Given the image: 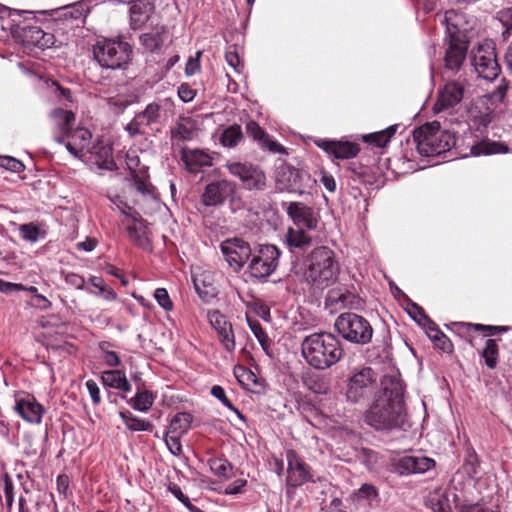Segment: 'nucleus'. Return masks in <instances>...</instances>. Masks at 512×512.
I'll return each mask as SVG.
<instances>
[{
	"label": "nucleus",
	"mask_w": 512,
	"mask_h": 512,
	"mask_svg": "<svg viewBox=\"0 0 512 512\" xmlns=\"http://www.w3.org/2000/svg\"><path fill=\"white\" fill-rule=\"evenodd\" d=\"M248 325L256 339L258 340L259 344L261 345L262 349L265 351V353L271 357V353L269 351L270 348V339L265 332V330L262 328V325L258 320H251L247 319Z\"/></svg>",
	"instance_id": "obj_47"
},
{
	"label": "nucleus",
	"mask_w": 512,
	"mask_h": 512,
	"mask_svg": "<svg viewBox=\"0 0 512 512\" xmlns=\"http://www.w3.org/2000/svg\"><path fill=\"white\" fill-rule=\"evenodd\" d=\"M243 138L240 125L234 124L227 127L220 136V143L227 148L236 147Z\"/></svg>",
	"instance_id": "obj_40"
},
{
	"label": "nucleus",
	"mask_w": 512,
	"mask_h": 512,
	"mask_svg": "<svg viewBox=\"0 0 512 512\" xmlns=\"http://www.w3.org/2000/svg\"><path fill=\"white\" fill-rule=\"evenodd\" d=\"M334 327L338 334L346 341L366 345L371 342L373 328L370 322L363 316L353 313H341L335 320Z\"/></svg>",
	"instance_id": "obj_8"
},
{
	"label": "nucleus",
	"mask_w": 512,
	"mask_h": 512,
	"mask_svg": "<svg viewBox=\"0 0 512 512\" xmlns=\"http://www.w3.org/2000/svg\"><path fill=\"white\" fill-rule=\"evenodd\" d=\"M399 127V124L391 125L384 130L364 135L363 140L377 148H383L390 142Z\"/></svg>",
	"instance_id": "obj_37"
},
{
	"label": "nucleus",
	"mask_w": 512,
	"mask_h": 512,
	"mask_svg": "<svg viewBox=\"0 0 512 512\" xmlns=\"http://www.w3.org/2000/svg\"><path fill=\"white\" fill-rule=\"evenodd\" d=\"M315 144L317 147L321 148L337 159L353 158L359 152L358 146L355 143L348 141L342 142L327 139H317L315 140Z\"/></svg>",
	"instance_id": "obj_24"
},
{
	"label": "nucleus",
	"mask_w": 512,
	"mask_h": 512,
	"mask_svg": "<svg viewBox=\"0 0 512 512\" xmlns=\"http://www.w3.org/2000/svg\"><path fill=\"white\" fill-rule=\"evenodd\" d=\"M287 459V484L297 488L312 479L309 467L305 464L294 450L286 452Z\"/></svg>",
	"instance_id": "obj_20"
},
{
	"label": "nucleus",
	"mask_w": 512,
	"mask_h": 512,
	"mask_svg": "<svg viewBox=\"0 0 512 512\" xmlns=\"http://www.w3.org/2000/svg\"><path fill=\"white\" fill-rule=\"evenodd\" d=\"M498 345L494 339H487L482 356L485 359V364L490 369L495 368L497 364Z\"/></svg>",
	"instance_id": "obj_48"
},
{
	"label": "nucleus",
	"mask_w": 512,
	"mask_h": 512,
	"mask_svg": "<svg viewBox=\"0 0 512 512\" xmlns=\"http://www.w3.org/2000/svg\"><path fill=\"white\" fill-rule=\"evenodd\" d=\"M471 63L477 75L486 80H495L500 73L496 53L490 44L479 45L472 52Z\"/></svg>",
	"instance_id": "obj_14"
},
{
	"label": "nucleus",
	"mask_w": 512,
	"mask_h": 512,
	"mask_svg": "<svg viewBox=\"0 0 512 512\" xmlns=\"http://www.w3.org/2000/svg\"><path fill=\"white\" fill-rule=\"evenodd\" d=\"M26 49L38 48L41 50L51 48L55 45L56 39L52 33L43 31L34 18L19 20L14 28V38Z\"/></svg>",
	"instance_id": "obj_10"
},
{
	"label": "nucleus",
	"mask_w": 512,
	"mask_h": 512,
	"mask_svg": "<svg viewBox=\"0 0 512 512\" xmlns=\"http://www.w3.org/2000/svg\"><path fill=\"white\" fill-rule=\"evenodd\" d=\"M153 296L158 305L165 311L169 312L173 310V302L165 288H157Z\"/></svg>",
	"instance_id": "obj_53"
},
{
	"label": "nucleus",
	"mask_w": 512,
	"mask_h": 512,
	"mask_svg": "<svg viewBox=\"0 0 512 512\" xmlns=\"http://www.w3.org/2000/svg\"><path fill=\"white\" fill-rule=\"evenodd\" d=\"M128 404L136 411L147 412L154 404V395L151 391H138L134 397L128 400Z\"/></svg>",
	"instance_id": "obj_38"
},
{
	"label": "nucleus",
	"mask_w": 512,
	"mask_h": 512,
	"mask_svg": "<svg viewBox=\"0 0 512 512\" xmlns=\"http://www.w3.org/2000/svg\"><path fill=\"white\" fill-rule=\"evenodd\" d=\"M208 465L211 472L221 478H230V472L233 469L232 464L225 458H210Z\"/></svg>",
	"instance_id": "obj_45"
},
{
	"label": "nucleus",
	"mask_w": 512,
	"mask_h": 512,
	"mask_svg": "<svg viewBox=\"0 0 512 512\" xmlns=\"http://www.w3.org/2000/svg\"><path fill=\"white\" fill-rule=\"evenodd\" d=\"M30 11L11 10L0 4V39H5L9 35L14 38V28L22 14H31Z\"/></svg>",
	"instance_id": "obj_31"
},
{
	"label": "nucleus",
	"mask_w": 512,
	"mask_h": 512,
	"mask_svg": "<svg viewBox=\"0 0 512 512\" xmlns=\"http://www.w3.org/2000/svg\"><path fill=\"white\" fill-rule=\"evenodd\" d=\"M479 459L473 447L466 448L465 458L462 464V470L469 478H473L478 474Z\"/></svg>",
	"instance_id": "obj_46"
},
{
	"label": "nucleus",
	"mask_w": 512,
	"mask_h": 512,
	"mask_svg": "<svg viewBox=\"0 0 512 512\" xmlns=\"http://www.w3.org/2000/svg\"><path fill=\"white\" fill-rule=\"evenodd\" d=\"M466 79L461 76L457 79L450 80L438 90L437 100L434 103L433 111L439 118H447L451 116V123H460L454 116V112L460 106L466 94Z\"/></svg>",
	"instance_id": "obj_7"
},
{
	"label": "nucleus",
	"mask_w": 512,
	"mask_h": 512,
	"mask_svg": "<svg viewBox=\"0 0 512 512\" xmlns=\"http://www.w3.org/2000/svg\"><path fill=\"white\" fill-rule=\"evenodd\" d=\"M0 167L13 173H20L25 169L24 164L20 160L11 156H1Z\"/></svg>",
	"instance_id": "obj_55"
},
{
	"label": "nucleus",
	"mask_w": 512,
	"mask_h": 512,
	"mask_svg": "<svg viewBox=\"0 0 512 512\" xmlns=\"http://www.w3.org/2000/svg\"><path fill=\"white\" fill-rule=\"evenodd\" d=\"M192 415L186 412L177 413L169 426L170 433L184 434L191 426Z\"/></svg>",
	"instance_id": "obj_44"
},
{
	"label": "nucleus",
	"mask_w": 512,
	"mask_h": 512,
	"mask_svg": "<svg viewBox=\"0 0 512 512\" xmlns=\"http://www.w3.org/2000/svg\"><path fill=\"white\" fill-rule=\"evenodd\" d=\"M167 32L165 26L157 27L156 30L144 33L140 36V44L149 52H159L164 44V36Z\"/></svg>",
	"instance_id": "obj_34"
},
{
	"label": "nucleus",
	"mask_w": 512,
	"mask_h": 512,
	"mask_svg": "<svg viewBox=\"0 0 512 512\" xmlns=\"http://www.w3.org/2000/svg\"><path fill=\"white\" fill-rule=\"evenodd\" d=\"M310 231L290 227L284 236V244L289 252L295 255L303 253L312 245Z\"/></svg>",
	"instance_id": "obj_28"
},
{
	"label": "nucleus",
	"mask_w": 512,
	"mask_h": 512,
	"mask_svg": "<svg viewBox=\"0 0 512 512\" xmlns=\"http://www.w3.org/2000/svg\"><path fill=\"white\" fill-rule=\"evenodd\" d=\"M210 393L213 397L218 399L226 408L232 411L242 422H247V419L243 415V413L228 399L225 390L222 386H212Z\"/></svg>",
	"instance_id": "obj_43"
},
{
	"label": "nucleus",
	"mask_w": 512,
	"mask_h": 512,
	"mask_svg": "<svg viewBox=\"0 0 512 512\" xmlns=\"http://www.w3.org/2000/svg\"><path fill=\"white\" fill-rule=\"evenodd\" d=\"M111 346L112 344L107 341L99 343V349L103 353L105 364L109 367H118L121 364V360L116 352L109 350Z\"/></svg>",
	"instance_id": "obj_51"
},
{
	"label": "nucleus",
	"mask_w": 512,
	"mask_h": 512,
	"mask_svg": "<svg viewBox=\"0 0 512 512\" xmlns=\"http://www.w3.org/2000/svg\"><path fill=\"white\" fill-rule=\"evenodd\" d=\"M40 228L34 223L22 224L19 227L20 237L30 243H36L40 238Z\"/></svg>",
	"instance_id": "obj_50"
},
{
	"label": "nucleus",
	"mask_w": 512,
	"mask_h": 512,
	"mask_svg": "<svg viewBox=\"0 0 512 512\" xmlns=\"http://www.w3.org/2000/svg\"><path fill=\"white\" fill-rule=\"evenodd\" d=\"M15 412L26 422L40 424L46 409L30 394L17 395Z\"/></svg>",
	"instance_id": "obj_18"
},
{
	"label": "nucleus",
	"mask_w": 512,
	"mask_h": 512,
	"mask_svg": "<svg viewBox=\"0 0 512 512\" xmlns=\"http://www.w3.org/2000/svg\"><path fill=\"white\" fill-rule=\"evenodd\" d=\"M91 138V132L84 127L71 129L66 135L54 136V140L59 144H64L74 157H80L85 151H89Z\"/></svg>",
	"instance_id": "obj_17"
},
{
	"label": "nucleus",
	"mask_w": 512,
	"mask_h": 512,
	"mask_svg": "<svg viewBox=\"0 0 512 512\" xmlns=\"http://www.w3.org/2000/svg\"><path fill=\"white\" fill-rule=\"evenodd\" d=\"M119 416L131 431H150L153 427L149 421L134 416L129 411H121Z\"/></svg>",
	"instance_id": "obj_41"
},
{
	"label": "nucleus",
	"mask_w": 512,
	"mask_h": 512,
	"mask_svg": "<svg viewBox=\"0 0 512 512\" xmlns=\"http://www.w3.org/2000/svg\"><path fill=\"white\" fill-rule=\"evenodd\" d=\"M377 384V373L370 367H363L355 372L349 378L346 391L347 400L357 403L370 396Z\"/></svg>",
	"instance_id": "obj_12"
},
{
	"label": "nucleus",
	"mask_w": 512,
	"mask_h": 512,
	"mask_svg": "<svg viewBox=\"0 0 512 512\" xmlns=\"http://www.w3.org/2000/svg\"><path fill=\"white\" fill-rule=\"evenodd\" d=\"M178 96L183 102L188 103L195 98L196 92L188 84H181L178 87Z\"/></svg>",
	"instance_id": "obj_64"
},
{
	"label": "nucleus",
	"mask_w": 512,
	"mask_h": 512,
	"mask_svg": "<svg viewBox=\"0 0 512 512\" xmlns=\"http://www.w3.org/2000/svg\"><path fill=\"white\" fill-rule=\"evenodd\" d=\"M461 326H465L468 330L474 331H482L485 332V336L492 335V331L499 330L505 331V327L501 326H490V325H482V324H471V323H461Z\"/></svg>",
	"instance_id": "obj_62"
},
{
	"label": "nucleus",
	"mask_w": 512,
	"mask_h": 512,
	"mask_svg": "<svg viewBox=\"0 0 512 512\" xmlns=\"http://www.w3.org/2000/svg\"><path fill=\"white\" fill-rule=\"evenodd\" d=\"M93 59L103 70H124L132 60L133 48L122 36L99 37L92 46Z\"/></svg>",
	"instance_id": "obj_5"
},
{
	"label": "nucleus",
	"mask_w": 512,
	"mask_h": 512,
	"mask_svg": "<svg viewBox=\"0 0 512 512\" xmlns=\"http://www.w3.org/2000/svg\"><path fill=\"white\" fill-rule=\"evenodd\" d=\"M225 167L232 176L240 180L244 189L249 191L265 189L267 178L260 166L251 162L228 161Z\"/></svg>",
	"instance_id": "obj_11"
},
{
	"label": "nucleus",
	"mask_w": 512,
	"mask_h": 512,
	"mask_svg": "<svg viewBox=\"0 0 512 512\" xmlns=\"http://www.w3.org/2000/svg\"><path fill=\"white\" fill-rule=\"evenodd\" d=\"M65 283L77 290L84 289L85 279L83 276L69 272L64 274Z\"/></svg>",
	"instance_id": "obj_61"
},
{
	"label": "nucleus",
	"mask_w": 512,
	"mask_h": 512,
	"mask_svg": "<svg viewBox=\"0 0 512 512\" xmlns=\"http://www.w3.org/2000/svg\"><path fill=\"white\" fill-rule=\"evenodd\" d=\"M435 461L425 456H404L395 465V471L401 476L423 474L434 467Z\"/></svg>",
	"instance_id": "obj_23"
},
{
	"label": "nucleus",
	"mask_w": 512,
	"mask_h": 512,
	"mask_svg": "<svg viewBox=\"0 0 512 512\" xmlns=\"http://www.w3.org/2000/svg\"><path fill=\"white\" fill-rule=\"evenodd\" d=\"M496 19L505 28L503 34H510L512 32V7L503 8L496 14Z\"/></svg>",
	"instance_id": "obj_57"
},
{
	"label": "nucleus",
	"mask_w": 512,
	"mask_h": 512,
	"mask_svg": "<svg viewBox=\"0 0 512 512\" xmlns=\"http://www.w3.org/2000/svg\"><path fill=\"white\" fill-rule=\"evenodd\" d=\"M407 313L415 322H417L418 325H421L424 321H428V315L425 313L423 308L414 302L409 304Z\"/></svg>",
	"instance_id": "obj_59"
},
{
	"label": "nucleus",
	"mask_w": 512,
	"mask_h": 512,
	"mask_svg": "<svg viewBox=\"0 0 512 512\" xmlns=\"http://www.w3.org/2000/svg\"><path fill=\"white\" fill-rule=\"evenodd\" d=\"M303 382L315 394H326L330 389L328 380L322 375H308L304 378Z\"/></svg>",
	"instance_id": "obj_42"
},
{
	"label": "nucleus",
	"mask_w": 512,
	"mask_h": 512,
	"mask_svg": "<svg viewBox=\"0 0 512 512\" xmlns=\"http://www.w3.org/2000/svg\"><path fill=\"white\" fill-rule=\"evenodd\" d=\"M467 114V124L473 132L467 141L472 156H487L508 151L504 143L489 138L488 127L493 119V113L488 107L471 106Z\"/></svg>",
	"instance_id": "obj_3"
},
{
	"label": "nucleus",
	"mask_w": 512,
	"mask_h": 512,
	"mask_svg": "<svg viewBox=\"0 0 512 512\" xmlns=\"http://www.w3.org/2000/svg\"><path fill=\"white\" fill-rule=\"evenodd\" d=\"M508 82L502 78L495 88L489 93L490 100L495 103H502L507 95Z\"/></svg>",
	"instance_id": "obj_54"
},
{
	"label": "nucleus",
	"mask_w": 512,
	"mask_h": 512,
	"mask_svg": "<svg viewBox=\"0 0 512 512\" xmlns=\"http://www.w3.org/2000/svg\"><path fill=\"white\" fill-rule=\"evenodd\" d=\"M3 484H4V495L6 506L8 509H11L14 503V484L8 473L3 474Z\"/></svg>",
	"instance_id": "obj_58"
},
{
	"label": "nucleus",
	"mask_w": 512,
	"mask_h": 512,
	"mask_svg": "<svg viewBox=\"0 0 512 512\" xmlns=\"http://www.w3.org/2000/svg\"><path fill=\"white\" fill-rule=\"evenodd\" d=\"M155 12V5L151 0H132L129 2V27L136 31L141 29L150 20Z\"/></svg>",
	"instance_id": "obj_22"
},
{
	"label": "nucleus",
	"mask_w": 512,
	"mask_h": 512,
	"mask_svg": "<svg viewBox=\"0 0 512 512\" xmlns=\"http://www.w3.org/2000/svg\"><path fill=\"white\" fill-rule=\"evenodd\" d=\"M195 136V124L189 117H180L174 127L171 129V139L173 141H190Z\"/></svg>",
	"instance_id": "obj_35"
},
{
	"label": "nucleus",
	"mask_w": 512,
	"mask_h": 512,
	"mask_svg": "<svg viewBox=\"0 0 512 512\" xmlns=\"http://www.w3.org/2000/svg\"><path fill=\"white\" fill-rule=\"evenodd\" d=\"M181 435L182 434L171 433V435L167 434L165 436L166 446L174 456H180L182 454V445L180 441Z\"/></svg>",
	"instance_id": "obj_56"
},
{
	"label": "nucleus",
	"mask_w": 512,
	"mask_h": 512,
	"mask_svg": "<svg viewBox=\"0 0 512 512\" xmlns=\"http://www.w3.org/2000/svg\"><path fill=\"white\" fill-rule=\"evenodd\" d=\"M131 219L132 223L126 228L129 239L139 248L150 249L151 239L147 221L135 215H132Z\"/></svg>",
	"instance_id": "obj_27"
},
{
	"label": "nucleus",
	"mask_w": 512,
	"mask_h": 512,
	"mask_svg": "<svg viewBox=\"0 0 512 512\" xmlns=\"http://www.w3.org/2000/svg\"><path fill=\"white\" fill-rule=\"evenodd\" d=\"M459 501L458 495L453 489H437L431 492L427 499V505L433 512H453L452 504L457 506Z\"/></svg>",
	"instance_id": "obj_26"
},
{
	"label": "nucleus",
	"mask_w": 512,
	"mask_h": 512,
	"mask_svg": "<svg viewBox=\"0 0 512 512\" xmlns=\"http://www.w3.org/2000/svg\"><path fill=\"white\" fill-rule=\"evenodd\" d=\"M101 382L105 387L128 393L132 389V385L128 381L124 371L112 369L103 371L101 374Z\"/></svg>",
	"instance_id": "obj_32"
},
{
	"label": "nucleus",
	"mask_w": 512,
	"mask_h": 512,
	"mask_svg": "<svg viewBox=\"0 0 512 512\" xmlns=\"http://www.w3.org/2000/svg\"><path fill=\"white\" fill-rule=\"evenodd\" d=\"M182 159L191 173H198L204 167L212 166L213 158L200 149L183 150Z\"/></svg>",
	"instance_id": "obj_30"
},
{
	"label": "nucleus",
	"mask_w": 512,
	"mask_h": 512,
	"mask_svg": "<svg viewBox=\"0 0 512 512\" xmlns=\"http://www.w3.org/2000/svg\"><path fill=\"white\" fill-rule=\"evenodd\" d=\"M355 510L368 512L370 508L378 504V493L374 486L363 484L348 499Z\"/></svg>",
	"instance_id": "obj_29"
},
{
	"label": "nucleus",
	"mask_w": 512,
	"mask_h": 512,
	"mask_svg": "<svg viewBox=\"0 0 512 512\" xmlns=\"http://www.w3.org/2000/svg\"><path fill=\"white\" fill-rule=\"evenodd\" d=\"M303 280L313 289L324 290L333 285L340 273L335 252L327 246L311 250L303 260Z\"/></svg>",
	"instance_id": "obj_2"
},
{
	"label": "nucleus",
	"mask_w": 512,
	"mask_h": 512,
	"mask_svg": "<svg viewBox=\"0 0 512 512\" xmlns=\"http://www.w3.org/2000/svg\"><path fill=\"white\" fill-rule=\"evenodd\" d=\"M193 284L197 294L204 301H209L215 296V289L212 285L207 283L204 279H201L199 276L193 277Z\"/></svg>",
	"instance_id": "obj_49"
},
{
	"label": "nucleus",
	"mask_w": 512,
	"mask_h": 512,
	"mask_svg": "<svg viewBox=\"0 0 512 512\" xmlns=\"http://www.w3.org/2000/svg\"><path fill=\"white\" fill-rule=\"evenodd\" d=\"M413 142L422 157L437 156L456 146V132L440 129L438 122L426 123L413 131Z\"/></svg>",
	"instance_id": "obj_6"
},
{
	"label": "nucleus",
	"mask_w": 512,
	"mask_h": 512,
	"mask_svg": "<svg viewBox=\"0 0 512 512\" xmlns=\"http://www.w3.org/2000/svg\"><path fill=\"white\" fill-rule=\"evenodd\" d=\"M225 59L230 67H232L237 73L241 72L243 65L241 63L237 46L230 45L227 47L225 52Z\"/></svg>",
	"instance_id": "obj_52"
},
{
	"label": "nucleus",
	"mask_w": 512,
	"mask_h": 512,
	"mask_svg": "<svg viewBox=\"0 0 512 512\" xmlns=\"http://www.w3.org/2000/svg\"><path fill=\"white\" fill-rule=\"evenodd\" d=\"M466 57V47L451 40L445 54V67L451 71H457Z\"/></svg>",
	"instance_id": "obj_36"
},
{
	"label": "nucleus",
	"mask_w": 512,
	"mask_h": 512,
	"mask_svg": "<svg viewBox=\"0 0 512 512\" xmlns=\"http://www.w3.org/2000/svg\"><path fill=\"white\" fill-rule=\"evenodd\" d=\"M282 208L286 210L295 228L314 231L318 228L320 216L316 210L303 202H284Z\"/></svg>",
	"instance_id": "obj_16"
},
{
	"label": "nucleus",
	"mask_w": 512,
	"mask_h": 512,
	"mask_svg": "<svg viewBox=\"0 0 512 512\" xmlns=\"http://www.w3.org/2000/svg\"><path fill=\"white\" fill-rule=\"evenodd\" d=\"M220 250L228 265L235 272H239L253 254L250 244L238 237L222 241Z\"/></svg>",
	"instance_id": "obj_15"
},
{
	"label": "nucleus",
	"mask_w": 512,
	"mask_h": 512,
	"mask_svg": "<svg viewBox=\"0 0 512 512\" xmlns=\"http://www.w3.org/2000/svg\"><path fill=\"white\" fill-rule=\"evenodd\" d=\"M168 106L171 102L168 99H158L146 105L144 110L136 113L133 119L125 126L130 137L144 135L145 129L155 125H161L168 117Z\"/></svg>",
	"instance_id": "obj_9"
},
{
	"label": "nucleus",
	"mask_w": 512,
	"mask_h": 512,
	"mask_svg": "<svg viewBox=\"0 0 512 512\" xmlns=\"http://www.w3.org/2000/svg\"><path fill=\"white\" fill-rule=\"evenodd\" d=\"M207 318L211 326L216 330L225 351L233 352L236 344L231 323L227 321L226 317L219 310L208 311Z\"/></svg>",
	"instance_id": "obj_21"
},
{
	"label": "nucleus",
	"mask_w": 512,
	"mask_h": 512,
	"mask_svg": "<svg viewBox=\"0 0 512 512\" xmlns=\"http://www.w3.org/2000/svg\"><path fill=\"white\" fill-rule=\"evenodd\" d=\"M85 386L93 404L96 406L99 405L101 403V393L98 384L94 380L89 379L86 381Z\"/></svg>",
	"instance_id": "obj_63"
},
{
	"label": "nucleus",
	"mask_w": 512,
	"mask_h": 512,
	"mask_svg": "<svg viewBox=\"0 0 512 512\" xmlns=\"http://www.w3.org/2000/svg\"><path fill=\"white\" fill-rule=\"evenodd\" d=\"M280 250L271 244L262 245L257 253H253L248 265L251 277L265 279L270 276L278 266Z\"/></svg>",
	"instance_id": "obj_13"
},
{
	"label": "nucleus",
	"mask_w": 512,
	"mask_h": 512,
	"mask_svg": "<svg viewBox=\"0 0 512 512\" xmlns=\"http://www.w3.org/2000/svg\"><path fill=\"white\" fill-rule=\"evenodd\" d=\"M246 133L258 142L261 148L271 153L287 154L286 148L270 137L256 121L250 120L246 123Z\"/></svg>",
	"instance_id": "obj_25"
},
{
	"label": "nucleus",
	"mask_w": 512,
	"mask_h": 512,
	"mask_svg": "<svg viewBox=\"0 0 512 512\" xmlns=\"http://www.w3.org/2000/svg\"><path fill=\"white\" fill-rule=\"evenodd\" d=\"M367 425L378 431L402 429L406 422L404 386L395 377L385 376L364 415Z\"/></svg>",
	"instance_id": "obj_1"
},
{
	"label": "nucleus",
	"mask_w": 512,
	"mask_h": 512,
	"mask_svg": "<svg viewBox=\"0 0 512 512\" xmlns=\"http://www.w3.org/2000/svg\"><path fill=\"white\" fill-rule=\"evenodd\" d=\"M50 118L55 124V135H66L71 129L75 121V115L70 110L55 108L50 113Z\"/></svg>",
	"instance_id": "obj_33"
},
{
	"label": "nucleus",
	"mask_w": 512,
	"mask_h": 512,
	"mask_svg": "<svg viewBox=\"0 0 512 512\" xmlns=\"http://www.w3.org/2000/svg\"><path fill=\"white\" fill-rule=\"evenodd\" d=\"M234 375L238 383L247 390H250L252 386L261 385L260 380L256 374L245 366H235Z\"/></svg>",
	"instance_id": "obj_39"
},
{
	"label": "nucleus",
	"mask_w": 512,
	"mask_h": 512,
	"mask_svg": "<svg viewBox=\"0 0 512 512\" xmlns=\"http://www.w3.org/2000/svg\"><path fill=\"white\" fill-rule=\"evenodd\" d=\"M301 353L311 367L326 370L340 361L343 348L340 340L332 333L318 332L303 339Z\"/></svg>",
	"instance_id": "obj_4"
},
{
	"label": "nucleus",
	"mask_w": 512,
	"mask_h": 512,
	"mask_svg": "<svg viewBox=\"0 0 512 512\" xmlns=\"http://www.w3.org/2000/svg\"><path fill=\"white\" fill-rule=\"evenodd\" d=\"M433 343L444 352L452 350V343L442 331H436V334H431Z\"/></svg>",
	"instance_id": "obj_60"
},
{
	"label": "nucleus",
	"mask_w": 512,
	"mask_h": 512,
	"mask_svg": "<svg viewBox=\"0 0 512 512\" xmlns=\"http://www.w3.org/2000/svg\"><path fill=\"white\" fill-rule=\"evenodd\" d=\"M235 193V184L229 180H218L206 185L201 195V202L205 206L222 205L228 197Z\"/></svg>",
	"instance_id": "obj_19"
}]
</instances>
